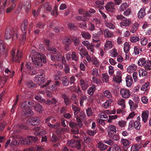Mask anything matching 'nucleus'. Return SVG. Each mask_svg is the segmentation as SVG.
<instances>
[{
  "mask_svg": "<svg viewBox=\"0 0 151 151\" xmlns=\"http://www.w3.org/2000/svg\"><path fill=\"white\" fill-rule=\"evenodd\" d=\"M28 24V22L27 20H25L22 22L20 27L22 32H27Z\"/></svg>",
  "mask_w": 151,
  "mask_h": 151,
  "instance_id": "obj_17",
  "label": "nucleus"
},
{
  "mask_svg": "<svg viewBox=\"0 0 151 151\" xmlns=\"http://www.w3.org/2000/svg\"><path fill=\"white\" fill-rule=\"evenodd\" d=\"M146 60L145 58H140L138 62V64L139 66H145V64L146 65L147 64L146 63Z\"/></svg>",
  "mask_w": 151,
  "mask_h": 151,
  "instance_id": "obj_42",
  "label": "nucleus"
},
{
  "mask_svg": "<svg viewBox=\"0 0 151 151\" xmlns=\"http://www.w3.org/2000/svg\"><path fill=\"white\" fill-rule=\"evenodd\" d=\"M112 101L111 99H108L102 105V106L104 108L107 109L109 108L111 105Z\"/></svg>",
  "mask_w": 151,
  "mask_h": 151,
  "instance_id": "obj_34",
  "label": "nucleus"
},
{
  "mask_svg": "<svg viewBox=\"0 0 151 151\" xmlns=\"http://www.w3.org/2000/svg\"><path fill=\"white\" fill-rule=\"evenodd\" d=\"M40 77L39 85L42 84L45 82L46 79L45 78V75H44V70H41V72L39 75Z\"/></svg>",
  "mask_w": 151,
  "mask_h": 151,
  "instance_id": "obj_19",
  "label": "nucleus"
},
{
  "mask_svg": "<svg viewBox=\"0 0 151 151\" xmlns=\"http://www.w3.org/2000/svg\"><path fill=\"white\" fill-rule=\"evenodd\" d=\"M146 9V7L145 6L140 9L137 14V16L139 18H142L144 17L145 14Z\"/></svg>",
  "mask_w": 151,
  "mask_h": 151,
  "instance_id": "obj_21",
  "label": "nucleus"
},
{
  "mask_svg": "<svg viewBox=\"0 0 151 151\" xmlns=\"http://www.w3.org/2000/svg\"><path fill=\"white\" fill-rule=\"evenodd\" d=\"M104 142L110 146H112V145L113 146L114 144V142L112 140L110 139L104 140Z\"/></svg>",
  "mask_w": 151,
  "mask_h": 151,
  "instance_id": "obj_56",
  "label": "nucleus"
},
{
  "mask_svg": "<svg viewBox=\"0 0 151 151\" xmlns=\"http://www.w3.org/2000/svg\"><path fill=\"white\" fill-rule=\"evenodd\" d=\"M109 133L110 134L108 135L109 137L114 140L117 141L120 139V137L118 134H115L114 133L111 134L110 132Z\"/></svg>",
  "mask_w": 151,
  "mask_h": 151,
  "instance_id": "obj_28",
  "label": "nucleus"
},
{
  "mask_svg": "<svg viewBox=\"0 0 151 151\" xmlns=\"http://www.w3.org/2000/svg\"><path fill=\"white\" fill-rule=\"evenodd\" d=\"M17 30L15 28H12L11 27H8L6 30L5 34V38L8 40L12 37L13 40H16L18 38L17 33Z\"/></svg>",
  "mask_w": 151,
  "mask_h": 151,
  "instance_id": "obj_3",
  "label": "nucleus"
},
{
  "mask_svg": "<svg viewBox=\"0 0 151 151\" xmlns=\"http://www.w3.org/2000/svg\"><path fill=\"white\" fill-rule=\"evenodd\" d=\"M68 26V27L71 30H76L77 29V26L73 24L70 23Z\"/></svg>",
  "mask_w": 151,
  "mask_h": 151,
  "instance_id": "obj_64",
  "label": "nucleus"
},
{
  "mask_svg": "<svg viewBox=\"0 0 151 151\" xmlns=\"http://www.w3.org/2000/svg\"><path fill=\"white\" fill-rule=\"evenodd\" d=\"M108 135H109V132L111 134L116 133V127L113 125H110L108 127Z\"/></svg>",
  "mask_w": 151,
  "mask_h": 151,
  "instance_id": "obj_23",
  "label": "nucleus"
},
{
  "mask_svg": "<svg viewBox=\"0 0 151 151\" xmlns=\"http://www.w3.org/2000/svg\"><path fill=\"white\" fill-rule=\"evenodd\" d=\"M122 150L120 147L116 144H114L113 147V150L112 151H121Z\"/></svg>",
  "mask_w": 151,
  "mask_h": 151,
  "instance_id": "obj_58",
  "label": "nucleus"
},
{
  "mask_svg": "<svg viewBox=\"0 0 151 151\" xmlns=\"http://www.w3.org/2000/svg\"><path fill=\"white\" fill-rule=\"evenodd\" d=\"M91 74L93 76L96 77L99 76V75L98 73V69L96 68L93 69L91 73Z\"/></svg>",
  "mask_w": 151,
  "mask_h": 151,
  "instance_id": "obj_55",
  "label": "nucleus"
},
{
  "mask_svg": "<svg viewBox=\"0 0 151 151\" xmlns=\"http://www.w3.org/2000/svg\"><path fill=\"white\" fill-rule=\"evenodd\" d=\"M114 81L116 82L120 83L122 81V77L121 76L117 75V77L113 78Z\"/></svg>",
  "mask_w": 151,
  "mask_h": 151,
  "instance_id": "obj_54",
  "label": "nucleus"
},
{
  "mask_svg": "<svg viewBox=\"0 0 151 151\" xmlns=\"http://www.w3.org/2000/svg\"><path fill=\"white\" fill-rule=\"evenodd\" d=\"M98 148L101 150H106L108 147V146L104 145L101 142H99L98 143Z\"/></svg>",
  "mask_w": 151,
  "mask_h": 151,
  "instance_id": "obj_38",
  "label": "nucleus"
},
{
  "mask_svg": "<svg viewBox=\"0 0 151 151\" xmlns=\"http://www.w3.org/2000/svg\"><path fill=\"white\" fill-rule=\"evenodd\" d=\"M42 101L43 102H45V104H54L55 106H56L58 104V103L57 100L54 98H52L51 100L50 99H47L46 101L45 99H43L42 100Z\"/></svg>",
  "mask_w": 151,
  "mask_h": 151,
  "instance_id": "obj_13",
  "label": "nucleus"
},
{
  "mask_svg": "<svg viewBox=\"0 0 151 151\" xmlns=\"http://www.w3.org/2000/svg\"><path fill=\"white\" fill-rule=\"evenodd\" d=\"M106 10L108 12H113L115 10L114 4L112 2L108 3L105 6Z\"/></svg>",
  "mask_w": 151,
  "mask_h": 151,
  "instance_id": "obj_15",
  "label": "nucleus"
},
{
  "mask_svg": "<svg viewBox=\"0 0 151 151\" xmlns=\"http://www.w3.org/2000/svg\"><path fill=\"white\" fill-rule=\"evenodd\" d=\"M149 115V114L148 111H143L142 113V120L145 123L147 122Z\"/></svg>",
  "mask_w": 151,
  "mask_h": 151,
  "instance_id": "obj_32",
  "label": "nucleus"
},
{
  "mask_svg": "<svg viewBox=\"0 0 151 151\" xmlns=\"http://www.w3.org/2000/svg\"><path fill=\"white\" fill-rule=\"evenodd\" d=\"M72 41L75 46H77L79 45L80 40L77 37L74 36L72 37Z\"/></svg>",
  "mask_w": 151,
  "mask_h": 151,
  "instance_id": "obj_39",
  "label": "nucleus"
},
{
  "mask_svg": "<svg viewBox=\"0 0 151 151\" xmlns=\"http://www.w3.org/2000/svg\"><path fill=\"white\" fill-rule=\"evenodd\" d=\"M99 31L97 32L96 33H94L93 34V37L96 39H98L99 37L100 36V35L103 34V31L101 29H99Z\"/></svg>",
  "mask_w": 151,
  "mask_h": 151,
  "instance_id": "obj_36",
  "label": "nucleus"
},
{
  "mask_svg": "<svg viewBox=\"0 0 151 151\" xmlns=\"http://www.w3.org/2000/svg\"><path fill=\"white\" fill-rule=\"evenodd\" d=\"M148 39L146 37H142L141 39V43L142 45H146L148 43Z\"/></svg>",
  "mask_w": 151,
  "mask_h": 151,
  "instance_id": "obj_53",
  "label": "nucleus"
},
{
  "mask_svg": "<svg viewBox=\"0 0 151 151\" xmlns=\"http://www.w3.org/2000/svg\"><path fill=\"white\" fill-rule=\"evenodd\" d=\"M60 80L62 81V84L63 86H67L69 84V81L67 76H65L61 77Z\"/></svg>",
  "mask_w": 151,
  "mask_h": 151,
  "instance_id": "obj_25",
  "label": "nucleus"
},
{
  "mask_svg": "<svg viewBox=\"0 0 151 151\" xmlns=\"http://www.w3.org/2000/svg\"><path fill=\"white\" fill-rule=\"evenodd\" d=\"M83 140L86 143L88 144L90 142L92 139L89 136H85L83 137Z\"/></svg>",
  "mask_w": 151,
  "mask_h": 151,
  "instance_id": "obj_61",
  "label": "nucleus"
},
{
  "mask_svg": "<svg viewBox=\"0 0 151 151\" xmlns=\"http://www.w3.org/2000/svg\"><path fill=\"white\" fill-rule=\"evenodd\" d=\"M7 50L5 48V45L3 41L0 40V54L1 55L5 54L6 56Z\"/></svg>",
  "mask_w": 151,
  "mask_h": 151,
  "instance_id": "obj_12",
  "label": "nucleus"
},
{
  "mask_svg": "<svg viewBox=\"0 0 151 151\" xmlns=\"http://www.w3.org/2000/svg\"><path fill=\"white\" fill-rule=\"evenodd\" d=\"M96 133V130H91L88 129L87 131V133L89 135L91 136H94L95 135Z\"/></svg>",
  "mask_w": 151,
  "mask_h": 151,
  "instance_id": "obj_57",
  "label": "nucleus"
},
{
  "mask_svg": "<svg viewBox=\"0 0 151 151\" xmlns=\"http://www.w3.org/2000/svg\"><path fill=\"white\" fill-rule=\"evenodd\" d=\"M72 143L70 145V147H76L78 150H80L81 147V142L79 140L77 139L76 140H71L69 141V143Z\"/></svg>",
  "mask_w": 151,
  "mask_h": 151,
  "instance_id": "obj_11",
  "label": "nucleus"
},
{
  "mask_svg": "<svg viewBox=\"0 0 151 151\" xmlns=\"http://www.w3.org/2000/svg\"><path fill=\"white\" fill-rule=\"evenodd\" d=\"M130 46L129 43L126 42H125L124 45V52L125 53H127L129 51Z\"/></svg>",
  "mask_w": 151,
  "mask_h": 151,
  "instance_id": "obj_43",
  "label": "nucleus"
},
{
  "mask_svg": "<svg viewBox=\"0 0 151 151\" xmlns=\"http://www.w3.org/2000/svg\"><path fill=\"white\" fill-rule=\"evenodd\" d=\"M69 126L72 128L71 129L72 132L73 133L77 134L79 132L78 127L79 128L80 127L78 126V123L77 124L73 122H70L69 123Z\"/></svg>",
  "mask_w": 151,
  "mask_h": 151,
  "instance_id": "obj_10",
  "label": "nucleus"
},
{
  "mask_svg": "<svg viewBox=\"0 0 151 151\" xmlns=\"http://www.w3.org/2000/svg\"><path fill=\"white\" fill-rule=\"evenodd\" d=\"M72 107L73 110L74 111V114L75 117L76 119L77 122L78 124V126L80 127H82L83 125L82 121L79 116L78 115V113L80 111V109L77 106L72 104Z\"/></svg>",
  "mask_w": 151,
  "mask_h": 151,
  "instance_id": "obj_6",
  "label": "nucleus"
},
{
  "mask_svg": "<svg viewBox=\"0 0 151 151\" xmlns=\"http://www.w3.org/2000/svg\"><path fill=\"white\" fill-rule=\"evenodd\" d=\"M31 6L30 2L29 1H26L24 2V8L25 9L26 12H27L31 9Z\"/></svg>",
  "mask_w": 151,
  "mask_h": 151,
  "instance_id": "obj_31",
  "label": "nucleus"
},
{
  "mask_svg": "<svg viewBox=\"0 0 151 151\" xmlns=\"http://www.w3.org/2000/svg\"><path fill=\"white\" fill-rule=\"evenodd\" d=\"M33 105V103L32 101H24L21 103L20 107L22 109V113L23 116L27 118L34 114L33 112L30 108V106Z\"/></svg>",
  "mask_w": 151,
  "mask_h": 151,
  "instance_id": "obj_2",
  "label": "nucleus"
},
{
  "mask_svg": "<svg viewBox=\"0 0 151 151\" xmlns=\"http://www.w3.org/2000/svg\"><path fill=\"white\" fill-rule=\"evenodd\" d=\"M16 49L13 48L11 51L12 61L13 62L19 63L22 56V53L20 49H18L16 54Z\"/></svg>",
  "mask_w": 151,
  "mask_h": 151,
  "instance_id": "obj_5",
  "label": "nucleus"
},
{
  "mask_svg": "<svg viewBox=\"0 0 151 151\" xmlns=\"http://www.w3.org/2000/svg\"><path fill=\"white\" fill-rule=\"evenodd\" d=\"M23 34L21 38L20 39V41L21 44L25 41L26 38L27 32H22Z\"/></svg>",
  "mask_w": 151,
  "mask_h": 151,
  "instance_id": "obj_51",
  "label": "nucleus"
},
{
  "mask_svg": "<svg viewBox=\"0 0 151 151\" xmlns=\"http://www.w3.org/2000/svg\"><path fill=\"white\" fill-rule=\"evenodd\" d=\"M129 103L130 106V109L131 111H132L134 110L135 107L134 102L132 100H130L129 101Z\"/></svg>",
  "mask_w": 151,
  "mask_h": 151,
  "instance_id": "obj_59",
  "label": "nucleus"
},
{
  "mask_svg": "<svg viewBox=\"0 0 151 151\" xmlns=\"http://www.w3.org/2000/svg\"><path fill=\"white\" fill-rule=\"evenodd\" d=\"M65 129L64 128H59L56 130V134L58 135H60L64 133Z\"/></svg>",
  "mask_w": 151,
  "mask_h": 151,
  "instance_id": "obj_52",
  "label": "nucleus"
},
{
  "mask_svg": "<svg viewBox=\"0 0 151 151\" xmlns=\"http://www.w3.org/2000/svg\"><path fill=\"white\" fill-rule=\"evenodd\" d=\"M141 147V143L136 144L131 146L130 151H137L139 150Z\"/></svg>",
  "mask_w": 151,
  "mask_h": 151,
  "instance_id": "obj_30",
  "label": "nucleus"
},
{
  "mask_svg": "<svg viewBox=\"0 0 151 151\" xmlns=\"http://www.w3.org/2000/svg\"><path fill=\"white\" fill-rule=\"evenodd\" d=\"M5 73L7 74L8 75L4 77V78L5 80V82L6 81L8 78L9 77L8 75L10 78H12L14 76L15 73L14 71H12V72H11V70H10L8 68L6 69L5 70Z\"/></svg>",
  "mask_w": 151,
  "mask_h": 151,
  "instance_id": "obj_18",
  "label": "nucleus"
},
{
  "mask_svg": "<svg viewBox=\"0 0 151 151\" xmlns=\"http://www.w3.org/2000/svg\"><path fill=\"white\" fill-rule=\"evenodd\" d=\"M33 107L36 111L40 113H42L43 110L42 106L38 103H35L33 105Z\"/></svg>",
  "mask_w": 151,
  "mask_h": 151,
  "instance_id": "obj_26",
  "label": "nucleus"
},
{
  "mask_svg": "<svg viewBox=\"0 0 151 151\" xmlns=\"http://www.w3.org/2000/svg\"><path fill=\"white\" fill-rule=\"evenodd\" d=\"M7 0H5L3 3V6H1L0 8V13L1 14H3L4 13L5 10V6L7 3Z\"/></svg>",
  "mask_w": 151,
  "mask_h": 151,
  "instance_id": "obj_46",
  "label": "nucleus"
},
{
  "mask_svg": "<svg viewBox=\"0 0 151 151\" xmlns=\"http://www.w3.org/2000/svg\"><path fill=\"white\" fill-rule=\"evenodd\" d=\"M126 85L128 87H131L133 83V79L132 77L128 75L126 78Z\"/></svg>",
  "mask_w": 151,
  "mask_h": 151,
  "instance_id": "obj_24",
  "label": "nucleus"
},
{
  "mask_svg": "<svg viewBox=\"0 0 151 151\" xmlns=\"http://www.w3.org/2000/svg\"><path fill=\"white\" fill-rule=\"evenodd\" d=\"M128 7V5L126 3H123L122 4L119 8L120 11H123L125 9H126Z\"/></svg>",
  "mask_w": 151,
  "mask_h": 151,
  "instance_id": "obj_49",
  "label": "nucleus"
},
{
  "mask_svg": "<svg viewBox=\"0 0 151 151\" xmlns=\"http://www.w3.org/2000/svg\"><path fill=\"white\" fill-rule=\"evenodd\" d=\"M29 121L31 124L33 125H37L40 122V119L38 117H32Z\"/></svg>",
  "mask_w": 151,
  "mask_h": 151,
  "instance_id": "obj_16",
  "label": "nucleus"
},
{
  "mask_svg": "<svg viewBox=\"0 0 151 151\" xmlns=\"http://www.w3.org/2000/svg\"><path fill=\"white\" fill-rule=\"evenodd\" d=\"M112 47V44L111 41H107L104 45V50H108L111 48Z\"/></svg>",
  "mask_w": 151,
  "mask_h": 151,
  "instance_id": "obj_37",
  "label": "nucleus"
},
{
  "mask_svg": "<svg viewBox=\"0 0 151 151\" xmlns=\"http://www.w3.org/2000/svg\"><path fill=\"white\" fill-rule=\"evenodd\" d=\"M120 93L121 95L124 98H127L130 95L129 91L126 89H122L120 90Z\"/></svg>",
  "mask_w": 151,
  "mask_h": 151,
  "instance_id": "obj_14",
  "label": "nucleus"
},
{
  "mask_svg": "<svg viewBox=\"0 0 151 151\" xmlns=\"http://www.w3.org/2000/svg\"><path fill=\"white\" fill-rule=\"evenodd\" d=\"M138 25L137 24H134L132 27L131 29L130 30L131 32L134 33L138 29Z\"/></svg>",
  "mask_w": 151,
  "mask_h": 151,
  "instance_id": "obj_60",
  "label": "nucleus"
},
{
  "mask_svg": "<svg viewBox=\"0 0 151 151\" xmlns=\"http://www.w3.org/2000/svg\"><path fill=\"white\" fill-rule=\"evenodd\" d=\"M52 6L50 5L49 3L47 2L43 5V8L45 10L47 11L50 12L52 10Z\"/></svg>",
  "mask_w": 151,
  "mask_h": 151,
  "instance_id": "obj_41",
  "label": "nucleus"
},
{
  "mask_svg": "<svg viewBox=\"0 0 151 151\" xmlns=\"http://www.w3.org/2000/svg\"><path fill=\"white\" fill-rule=\"evenodd\" d=\"M81 35L85 40H88L91 38L90 35L87 32L83 31L81 32Z\"/></svg>",
  "mask_w": 151,
  "mask_h": 151,
  "instance_id": "obj_35",
  "label": "nucleus"
},
{
  "mask_svg": "<svg viewBox=\"0 0 151 151\" xmlns=\"http://www.w3.org/2000/svg\"><path fill=\"white\" fill-rule=\"evenodd\" d=\"M105 22L106 26L107 27L112 29H114L115 28V25L111 23L106 21L105 20Z\"/></svg>",
  "mask_w": 151,
  "mask_h": 151,
  "instance_id": "obj_44",
  "label": "nucleus"
},
{
  "mask_svg": "<svg viewBox=\"0 0 151 151\" xmlns=\"http://www.w3.org/2000/svg\"><path fill=\"white\" fill-rule=\"evenodd\" d=\"M130 23V22L127 20L125 19L122 20L121 22V25L124 26L126 27L128 26Z\"/></svg>",
  "mask_w": 151,
  "mask_h": 151,
  "instance_id": "obj_48",
  "label": "nucleus"
},
{
  "mask_svg": "<svg viewBox=\"0 0 151 151\" xmlns=\"http://www.w3.org/2000/svg\"><path fill=\"white\" fill-rule=\"evenodd\" d=\"M31 55L33 64L36 67H40L42 66L43 63H46V57L43 54L36 52L34 54L31 53Z\"/></svg>",
  "mask_w": 151,
  "mask_h": 151,
  "instance_id": "obj_1",
  "label": "nucleus"
},
{
  "mask_svg": "<svg viewBox=\"0 0 151 151\" xmlns=\"http://www.w3.org/2000/svg\"><path fill=\"white\" fill-rule=\"evenodd\" d=\"M137 68V66L134 64H132L128 67L127 70L129 73H131L134 71Z\"/></svg>",
  "mask_w": 151,
  "mask_h": 151,
  "instance_id": "obj_33",
  "label": "nucleus"
},
{
  "mask_svg": "<svg viewBox=\"0 0 151 151\" xmlns=\"http://www.w3.org/2000/svg\"><path fill=\"white\" fill-rule=\"evenodd\" d=\"M104 34L105 37L108 38L112 37L114 36V34L112 32L109 31L108 29H106L104 31Z\"/></svg>",
  "mask_w": 151,
  "mask_h": 151,
  "instance_id": "obj_29",
  "label": "nucleus"
},
{
  "mask_svg": "<svg viewBox=\"0 0 151 151\" xmlns=\"http://www.w3.org/2000/svg\"><path fill=\"white\" fill-rule=\"evenodd\" d=\"M104 96L108 98H109L111 97V92L107 90L106 91L104 92Z\"/></svg>",
  "mask_w": 151,
  "mask_h": 151,
  "instance_id": "obj_62",
  "label": "nucleus"
},
{
  "mask_svg": "<svg viewBox=\"0 0 151 151\" xmlns=\"http://www.w3.org/2000/svg\"><path fill=\"white\" fill-rule=\"evenodd\" d=\"M134 127L135 128L136 130H139L140 128L141 125L139 121H134Z\"/></svg>",
  "mask_w": 151,
  "mask_h": 151,
  "instance_id": "obj_45",
  "label": "nucleus"
},
{
  "mask_svg": "<svg viewBox=\"0 0 151 151\" xmlns=\"http://www.w3.org/2000/svg\"><path fill=\"white\" fill-rule=\"evenodd\" d=\"M38 138L37 137H34L32 136H28L27 138L24 139L23 141L24 144L29 145L31 144L32 142H36L38 140Z\"/></svg>",
  "mask_w": 151,
  "mask_h": 151,
  "instance_id": "obj_9",
  "label": "nucleus"
},
{
  "mask_svg": "<svg viewBox=\"0 0 151 151\" xmlns=\"http://www.w3.org/2000/svg\"><path fill=\"white\" fill-rule=\"evenodd\" d=\"M25 70H27L28 73L30 75L35 74L36 73V71L35 68L32 66L31 64L30 63L27 62L25 64ZM25 69H24V70Z\"/></svg>",
  "mask_w": 151,
  "mask_h": 151,
  "instance_id": "obj_8",
  "label": "nucleus"
},
{
  "mask_svg": "<svg viewBox=\"0 0 151 151\" xmlns=\"http://www.w3.org/2000/svg\"><path fill=\"white\" fill-rule=\"evenodd\" d=\"M59 140V137H58L55 134H53L51 137V141L55 142L58 141Z\"/></svg>",
  "mask_w": 151,
  "mask_h": 151,
  "instance_id": "obj_50",
  "label": "nucleus"
},
{
  "mask_svg": "<svg viewBox=\"0 0 151 151\" xmlns=\"http://www.w3.org/2000/svg\"><path fill=\"white\" fill-rule=\"evenodd\" d=\"M80 84L81 86L82 89L84 91L86 89L88 86V83L86 81L81 79L80 81Z\"/></svg>",
  "mask_w": 151,
  "mask_h": 151,
  "instance_id": "obj_20",
  "label": "nucleus"
},
{
  "mask_svg": "<svg viewBox=\"0 0 151 151\" xmlns=\"http://www.w3.org/2000/svg\"><path fill=\"white\" fill-rule=\"evenodd\" d=\"M96 88L95 85H93L92 86L90 87L87 91L88 93L91 96L92 95L94 92L96 90Z\"/></svg>",
  "mask_w": 151,
  "mask_h": 151,
  "instance_id": "obj_40",
  "label": "nucleus"
},
{
  "mask_svg": "<svg viewBox=\"0 0 151 151\" xmlns=\"http://www.w3.org/2000/svg\"><path fill=\"white\" fill-rule=\"evenodd\" d=\"M47 50L53 53L51 56V60L53 61H58L61 60V55L56 49L52 47H48Z\"/></svg>",
  "mask_w": 151,
  "mask_h": 151,
  "instance_id": "obj_4",
  "label": "nucleus"
},
{
  "mask_svg": "<svg viewBox=\"0 0 151 151\" xmlns=\"http://www.w3.org/2000/svg\"><path fill=\"white\" fill-rule=\"evenodd\" d=\"M63 42L65 45H70L72 43V38L69 37H65L63 38Z\"/></svg>",
  "mask_w": 151,
  "mask_h": 151,
  "instance_id": "obj_27",
  "label": "nucleus"
},
{
  "mask_svg": "<svg viewBox=\"0 0 151 151\" xmlns=\"http://www.w3.org/2000/svg\"><path fill=\"white\" fill-rule=\"evenodd\" d=\"M87 98V97L85 96H83L81 97V98L80 99V105L81 106H82L83 105V103L84 102V101L86 100Z\"/></svg>",
  "mask_w": 151,
  "mask_h": 151,
  "instance_id": "obj_63",
  "label": "nucleus"
},
{
  "mask_svg": "<svg viewBox=\"0 0 151 151\" xmlns=\"http://www.w3.org/2000/svg\"><path fill=\"white\" fill-rule=\"evenodd\" d=\"M120 143L123 145L122 148V151H127L130 147V142L129 140L124 138L121 139Z\"/></svg>",
  "mask_w": 151,
  "mask_h": 151,
  "instance_id": "obj_7",
  "label": "nucleus"
},
{
  "mask_svg": "<svg viewBox=\"0 0 151 151\" xmlns=\"http://www.w3.org/2000/svg\"><path fill=\"white\" fill-rule=\"evenodd\" d=\"M61 97L64 99V102L65 105L68 106L70 104L71 101L69 98L65 94L63 93L61 95Z\"/></svg>",
  "mask_w": 151,
  "mask_h": 151,
  "instance_id": "obj_22",
  "label": "nucleus"
},
{
  "mask_svg": "<svg viewBox=\"0 0 151 151\" xmlns=\"http://www.w3.org/2000/svg\"><path fill=\"white\" fill-rule=\"evenodd\" d=\"M16 6V4H12L9 7H8L6 9V12L7 13H10L12 11L14 10Z\"/></svg>",
  "mask_w": 151,
  "mask_h": 151,
  "instance_id": "obj_47",
  "label": "nucleus"
}]
</instances>
